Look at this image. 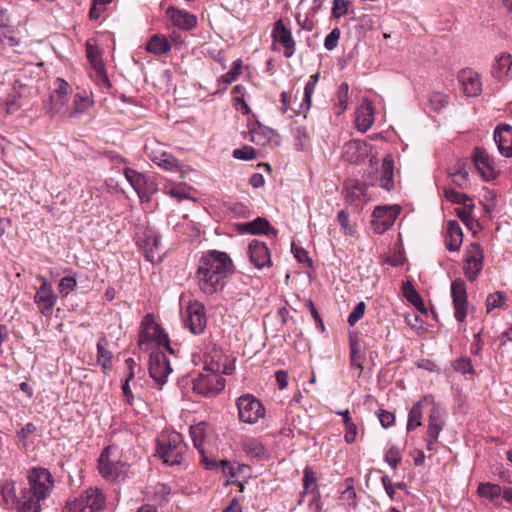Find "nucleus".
Returning <instances> with one entry per match:
<instances>
[{"instance_id": "412c9836", "label": "nucleus", "mask_w": 512, "mask_h": 512, "mask_svg": "<svg viewBox=\"0 0 512 512\" xmlns=\"http://www.w3.org/2000/svg\"><path fill=\"white\" fill-rule=\"evenodd\" d=\"M248 254L251 263L256 268L260 269L271 264L270 253L263 242L258 240L251 241L248 245Z\"/></svg>"}, {"instance_id": "1a4fd4ad", "label": "nucleus", "mask_w": 512, "mask_h": 512, "mask_svg": "<svg viewBox=\"0 0 512 512\" xmlns=\"http://www.w3.org/2000/svg\"><path fill=\"white\" fill-rule=\"evenodd\" d=\"M37 280L40 286L36 289L33 297L39 312L44 316H50L57 302V295L55 294L52 284L43 276H38Z\"/></svg>"}, {"instance_id": "473e14b6", "label": "nucleus", "mask_w": 512, "mask_h": 512, "mask_svg": "<svg viewBox=\"0 0 512 512\" xmlns=\"http://www.w3.org/2000/svg\"><path fill=\"white\" fill-rule=\"evenodd\" d=\"M242 448L250 458L263 459L266 455L264 445L255 438L245 439L242 443Z\"/></svg>"}, {"instance_id": "ea45409f", "label": "nucleus", "mask_w": 512, "mask_h": 512, "mask_svg": "<svg viewBox=\"0 0 512 512\" xmlns=\"http://www.w3.org/2000/svg\"><path fill=\"white\" fill-rule=\"evenodd\" d=\"M348 91L349 85L346 82H343L337 91L336 95V103H335V113L337 115L342 114L348 106Z\"/></svg>"}, {"instance_id": "bb28decb", "label": "nucleus", "mask_w": 512, "mask_h": 512, "mask_svg": "<svg viewBox=\"0 0 512 512\" xmlns=\"http://www.w3.org/2000/svg\"><path fill=\"white\" fill-rule=\"evenodd\" d=\"M313 485H314V487L311 490L312 499L310 501V504L315 503L316 504V512H320L321 511V504L319 501L320 492L318 491L317 486H316V476L310 467H306L304 469V476H303L304 491L301 493V498H303V496L305 494H307L308 490ZM301 503H302V499L299 500V504H301Z\"/></svg>"}, {"instance_id": "3c124183", "label": "nucleus", "mask_w": 512, "mask_h": 512, "mask_svg": "<svg viewBox=\"0 0 512 512\" xmlns=\"http://www.w3.org/2000/svg\"><path fill=\"white\" fill-rule=\"evenodd\" d=\"M363 355L361 354L360 347L356 341L350 342V361L351 365L358 368L360 371L363 370Z\"/></svg>"}, {"instance_id": "393cba45", "label": "nucleus", "mask_w": 512, "mask_h": 512, "mask_svg": "<svg viewBox=\"0 0 512 512\" xmlns=\"http://www.w3.org/2000/svg\"><path fill=\"white\" fill-rule=\"evenodd\" d=\"M446 232V248L451 252L458 251L463 241V232L459 223L456 220H449Z\"/></svg>"}, {"instance_id": "09e8293b", "label": "nucleus", "mask_w": 512, "mask_h": 512, "mask_svg": "<svg viewBox=\"0 0 512 512\" xmlns=\"http://www.w3.org/2000/svg\"><path fill=\"white\" fill-rule=\"evenodd\" d=\"M344 424H345V429H346V432H345V435H344V439H345V441L348 444H352L356 440L357 427L353 423L351 417L349 416V411L348 410H345Z\"/></svg>"}, {"instance_id": "f704fd0d", "label": "nucleus", "mask_w": 512, "mask_h": 512, "mask_svg": "<svg viewBox=\"0 0 512 512\" xmlns=\"http://www.w3.org/2000/svg\"><path fill=\"white\" fill-rule=\"evenodd\" d=\"M404 297L419 311L426 312L424 302L410 281L402 285Z\"/></svg>"}, {"instance_id": "9d476101", "label": "nucleus", "mask_w": 512, "mask_h": 512, "mask_svg": "<svg viewBox=\"0 0 512 512\" xmlns=\"http://www.w3.org/2000/svg\"><path fill=\"white\" fill-rule=\"evenodd\" d=\"M124 175L142 202L149 201L151 194L157 191L155 181L151 177H146L132 168H125Z\"/></svg>"}, {"instance_id": "6ab92c4d", "label": "nucleus", "mask_w": 512, "mask_h": 512, "mask_svg": "<svg viewBox=\"0 0 512 512\" xmlns=\"http://www.w3.org/2000/svg\"><path fill=\"white\" fill-rule=\"evenodd\" d=\"M272 36L276 42L280 43L285 48L284 55L287 58H290L294 55L295 41L290 29L284 25L282 19L276 21Z\"/></svg>"}, {"instance_id": "8fccbe9b", "label": "nucleus", "mask_w": 512, "mask_h": 512, "mask_svg": "<svg viewBox=\"0 0 512 512\" xmlns=\"http://www.w3.org/2000/svg\"><path fill=\"white\" fill-rule=\"evenodd\" d=\"M77 287V280L73 276L63 277L58 285L59 293L64 298L67 297Z\"/></svg>"}, {"instance_id": "f8f14e48", "label": "nucleus", "mask_w": 512, "mask_h": 512, "mask_svg": "<svg viewBox=\"0 0 512 512\" xmlns=\"http://www.w3.org/2000/svg\"><path fill=\"white\" fill-rule=\"evenodd\" d=\"M171 372L172 368L170 362L163 352L157 351L151 353L149 374L159 387H162L166 383L167 377Z\"/></svg>"}, {"instance_id": "f3484780", "label": "nucleus", "mask_w": 512, "mask_h": 512, "mask_svg": "<svg viewBox=\"0 0 512 512\" xmlns=\"http://www.w3.org/2000/svg\"><path fill=\"white\" fill-rule=\"evenodd\" d=\"M206 323L207 319L204 305L198 302L191 303L187 307L186 326L189 327L193 334L200 335L204 332Z\"/></svg>"}, {"instance_id": "58836bf2", "label": "nucleus", "mask_w": 512, "mask_h": 512, "mask_svg": "<svg viewBox=\"0 0 512 512\" xmlns=\"http://www.w3.org/2000/svg\"><path fill=\"white\" fill-rule=\"evenodd\" d=\"M449 176L452 179V182L458 186L459 188L465 189L469 185V173L460 165L457 166V168H453L449 172Z\"/></svg>"}, {"instance_id": "c85d7f7f", "label": "nucleus", "mask_w": 512, "mask_h": 512, "mask_svg": "<svg viewBox=\"0 0 512 512\" xmlns=\"http://www.w3.org/2000/svg\"><path fill=\"white\" fill-rule=\"evenodd\" d=\"M108 341L105 337H101L96 345L97 363L101 366L104 373H108L112 368L113 353L106 348Z\"/></svg>"}, {"instance_id": "5701e85b", "label": "nucleus", "mask_w": 512, "mask_h": 512, "mask_svg": "<svg viewBox=\"0 0 512 512\" xmlns=\"http://www.w3.org/2000/svg\"><path fill=\"white\" fill-rule=\"evenodd\" d=\"M166 14L174 26L183 30H190L197 25V18L187 11L176 9L172 6L168 7Z\"/></svg>"}, {"instance_id": "338daca9", "label": "nucleus", "mask_w": 512, "mask_h": 512, "mask_svg": "<svg viewBox=\"0 0 512 512\" xmlns=\"http://www.w3.org/2000/svg\"><path fill=\"white\" fill-rule=\"evenodd\" d=\"M453 367L456 371L465 373H473V367L471 364V360L468 358H460L456 360L453 364Z\"/></svg>"}, {"instance_id": "4c0bfd02", "label": "nucleus", "mask_w": 512, "mask_h": 512, "mask_svg": "<svg viewBox=\"0 0 512 512\" xmlns=\"http://www.w3.org/2000/svg\"><path fill=\"white\" fill-rule=\"evenodd\" d=\"M92 103L93 101L85 92L77 93L74 96L73 111L71 112L70 116H75L86 112Z\"/></svg>"}, {"instance_id": "4d7b16f0", "label": "nucleus", "mask_w": 512, "mask_h": 512, "mask_svg": "<svg viewBox=\"0 0 512 512\" xmlns=\"http://www.w3.org/2000/svg\"><path fill=\"white\" fill-rule=\"evenodd\" d=\"M316 85L311 82H307L304 88V97L300 105L301 112L308 111L311 106L312 95L315 91Z\"/></svg>"}, {"instance_id": "20e7f679", "label": "nucleus", "mask_w": 512, "mask_h": 512, "mask_svg": "<svg viewBox=\"0 0 512 512\" xmlns=\"http://www.w3.org/2000/svg\"><path fill=\"white\" fill-rule=\"evenodd\" d=\"M185 450L186 445L178 432L163 434L157 439V455L170 466L182 462Z\"/></svg>"}, {"instance_id": "a211bd4d", "label": "nucleus", "mask_w": 512, "mask_h": 512, "mask_svg": "<svg viewBox=\"0 0 512 512\" xmlns=\"http://www.w3.org/2000/svg\"><path fill=\"white\" fill-rule=\"evenodd\" d=\"M458 81L468 97L478 96L482 91L480 75L472 69H463L458 74Z\"/></svg>"}, {"instance_id": "0e129e2a", "label": "nucleus", "mask_w": 512, "mask_h": 512, "mask_svg": "<svg viewBox=\"0 0 512 512\" xmlns=\"http://www.w3.org/2000/svg\"><path fill=\"white\" fill-rule=\"evenodd\" d=\"M340 37V30L338 28L333 29L324 40V47L327 50H333L337 44Z\"/></svg>"}, {"instance_id": "39448f33", "label": "nucleus", "mask_w": 512, "mask_h": 512, "mask_svg": "<svg viewBox=\"0 0 512 512\" xmlns=\"http://www.w3.org/2000/svg\"><path fill=\"white\" fill-rule=\"evenodd\" d=\"M105 506V497L97 487H90L74 500L66 503L67 512H101Z\"/></svg>"}, {"instance_id": "13d9d810", "label": "nucleus", "mask_w": 512, "mask_h": 512, "mask_svg": "<svg viewBox=\"0 0 512 512\" xmlns=\"http://www.w3.org/2000/svg\"><path fill=\"white\" fill-rule=\"evenodd\" d=\"M429 102L435 111H440L447 105V96L442 92H433L430 95Z\"/></svg>"}, {"instance_id": "cd10ccee", "label": "nucleus", "mask_w": 512, "mask_h": 512, "mask_svg": "<svg viewBox=\"0 0 512 512\" xmlns=\"http://www.w3.org/2000/svg\"><path fill=\"white\" fill-rule=\"evenodd\" d=\"M512 68V57L508 53H501L492 66L491 75L493 78L503 81L509 78Z\"/></svg>"}, {"instance_id": "a18cd8bd", "label": "nucleus", "mask_w": 512, "mask_h": 512, "mask_svg": "<svg viewBox=\"0 0 512 512\" xmlns=\"http://www.w3.org/2000/svg\"><path fill=\"white\" fill-rule=\"evenodd\" d=\"M444 196L448 201L461 204L463 206H466V204L472 202V199L468 195L460 193L452 188L444 189Z\"/></svg>"}, {"instance_id": "c03bdc74", "label": "nucleus", "mask_w": 512, "mask_h": 512, "mask_svg": "<svg viewBox=\"0 0 512 512\" xmlns=\"http://www.w3.org/2000/svg\"><path fill=\"white\" fill-rule=\"evenodd\" d=\"M271 132V129L259 125L258 128L250 130V141L257 145H265L270 140L269 134Z\"/></svg>"}, {"instance_id": "37998d69", "label": "nucleus", "mask_w": 512, "mask_h": 512, "mask_svg": "<svg viewBox=\"0 0 512 512\" xmlns=\"http://www.w3.org/2000/svg\"><path fill=\"white\" fill-rule=\"evenodd\" d=\"M205 429H206V424L204 422H200L196 425H192L189 429L190 436L193 440V444H194L195 448H197L199 451L203 450L202 445H203L204 436H205Z\"/></svg>"}, {"instance_id": "4468645a", "label": "nucleus", "mask_w": 512, "mask_h": 512, "mask_svg": "<svg viewBox=\"0 0 512 512\" xmlns=\"http://www.w3.org/2000/svg\"><path fill=\"white\" fill-rule=\"evenodd\" d=\"M160 239V235L152 229H147L143 235L138 238V246L143 250L146 260L151 263L161 259L159 255L161 247Z\"/></svg>"}, {"instance_id": "b1692460", "label": "nucleus", "mask_w": 512, "mask_h": 512, "mask_svg": "<svg viewBox=\"0 0 512 512\" xmlns=\"http://www.w3.org/2000/svg\"><path fill=\"white\" fill-rule=\"evenodd\" d=\"M434 397L432 395H425L421 400L416 402L409 411L407 430L412 431L422 425L423 408L433 404Z\"/></svg>"}, {"instance_id": "a878e982", "label": "nucleus", "mask_w": 512, "mask_h": 512, "mask_svg": "<svg viewBox=\"0 0 512 512\" xmlns=\"http://www.w3.org/2000/svg\"><path fill=\"white\" fill-rule=\"evenodd\" d=\"M239 231L242 233H251V234H272L276 236L277 231L273 228L268 220L262 217H258L251 222H246L239 225Z\"/></svg>"}, {"instance_id": "6e6d98bb", "label": "nucleus", "mask_w": 512, "mask_h": 512, "mask_svg": "<svg viewBox=\"0 0 512 512\" xmlns=\"http://www.w3.org/2000/svg\"><path fill=\"white\" fill-rule=\"evenodd\" d=\"M350 6V0H333L332 16L336 19L346 15Z\"/></svg>"}, {"instance_id": "79ce46f5", "label": "nucleus", "mask_w": 512, "mask_h": 512, "mask_svg": "<svg viewBox=\"0 0 512 512\" xmlns=\"http://www.w3.org/2000/svg\"><path fill=\"white\" fill-rule=\"evenodd\" d=\"M483 249L478 243H471L465 251L464 265L471 264L472 262L483 261Z\"/></svg>"}, {"instance_id": "dca6fc26", "label": "nucleus", "mask_w": 512, "mask_h": 512, "mask_svg": "<svg viewBox=\"0 0 512 512\" xmlns=\"http://www.w3.org/2000/svg\"><path fill=\"white\" fill-rule=\"evenodd\" d=\"M472 160L475 168L485 180L490 181L496 178L497 171L494 167V161L485 149L476 147L473 151Z\"/></svg>"}, {"instance_id": "aec40b11", "label": "nucleus", "mask_w": 512, "mask_h": 512, "mask_svg": "<svg viewBox=\"0 0 512 512\" xmlns=\"http://www.w3.org/2000/svg\"><path fill=\"white\" fill-rule=\"evenodd\" d=\"M494 141L502 156L512 157V126L508 124L498 125L494 130Z\"/></svg>"}, {"instance_id": "603ef678", "label": "nucleus", "mask_w": 512, "mask_h": 512, "mask_svg": "<svg viewBox=\"0 0 512 512\" xmlns=\"http://www.w3.org/2000/svg\"><path fill=\"white\" fill-rule=\"evenodd\" d=\"M483 268V261L463 265L464 274L471 282L476 281Z\"/></svg>"}, {"instance_id": "5fc2aeb1", "label": "nucleus", "mask_w": 512, "mask_h": 512, "mask_svg": "<svg viewBox=\"0 0 512 512\" xmlns=\"http://www.w3.org/2000/svg\"><path fill=\"white\" fill-rule=\"evenodd\" d=\"M156 341L159 346L164 347L169 353L174 354V349L170 345V339L168 334L165 333L162 327L159 325L155 326Z\"/></svg>"}, {"instance_id": "6e6552de", "label": "nucleus", "mask_w": 512, "mask_h": 512, "mask_svg": "<svg viewBox=\"0 0 512 512\" xmlns=\"http://www.w3.org/2000/svg\"><path fill=\"white\" fill-rule=\"evenodd\" d=\"M238 415L241 421L249 424L256 423L264 417L265 408L253 395H242L237 399Z\"/></svg>"}, {"instance_id": "72a5a7b5", "label": "nucleus", "mask_w": 512, "mask_h": 512, "mask_svg": "<svg viewBox=\"0 0 512 512\" xmlns=\"http://www.w3.org/2000/svg\"><path fill=\"white\" fill-rule=\"evenodd\" d=\"M442 428L443 422L441 419L440 412L437 408L433 407L429 414L427 438H430L431 440H438Z\"/></svg>"}, {"instance_id": "a19ab883", "label": "nucleus", "mask_w": 512, "mask_h": 512, "mask_svg": "<svg viewBox=\"0 0 512 512\" xmlns=\"http://www.w3.org/2000/svg\"><path fill=\"white\" fill-rule=\"evenodd\" d=\"M501 487L498 484L482 483L478 486L477 492L481 497L495 500L501 495Z\"/></svg>"}, {"instance_id": "c756f323", "label": "nucleus", "mask_w": 512, "mask_h": 512, "mask_svg": "<svg viewBox=\"0 0 512 512\" xmlns=\"http://www.w3.org/2000/svg\"><path fill=\"white\" fill-rule=\"evenodd\" d=\"M149 157L153 163L165 170L172 171L179 168V161L168 152H151Z\"/></svg>"}, {"instance_id": "0eeeda50", "label": "nucleus", "mask_w": 512, "mask_h": 512, "mask_svg": "<svg viewBox=\"0 0 512 512\" xmlns=\"http://www.w3.org/2000/svg\"><path fill=\"white\" fill-rule=\"evenodd\" d=\"M71 93V86L62 78H57L53 82V88L48 100L44 103L46 113L53 117L66 111Z\"/></svg>"}, {"instance_id": "423d86ee", "label": "nucleus", "mask_w": 512, "mask_h": 512, "mask_svg": "<svg viewBox=\"0 0 512 512\" xmlns=\"http://www.w3.org/2000/svg\"><path fill=\"white\" fill-rule=\"evenodd\" d=\"M98 470L107 481H116L126 473L127 465L119 459L117 448L108 446L99 457Z\"/></svg>"}, {"instance_id": "864d4df0", "label": "nucleus", "mask_w": 512, "mask_h": 512, "mask_svg": "<svg viewBox=\"0 0 512 512\" xmlns=\"http://www.w3.org/2000/svg\"><path fill=\"white\" fill-rule=\"evenodd\" d=\"M202 455V463L205 465V467L209 470H213V469H216L218 468V466L220 465L221 466V469L224 473H226L227 469L230 470L231 467H230V463L226 460H221L219 463L214 460V459H211V458H208L205 453H204V450H200L199 451Z\"/></svg>"}, {"instance_id": "2f4dec72", "label": "nucleus", "mask_w": 512, "mask_h": 512, "mask_svg": "<svg viewBox=\"0 0 512 512\" xmlns=\"http://www.w3.org/2000/svg\"><path fill=\"white\" fill-rule=\"evenodd\" d=\"M170 49L169 41L162 35H153L146 45V50L154 55H163Z\"/></svg>"}, {"instance_id": "4be33fe9", "label": "nucleus", "mask_w": 512, "mask_h": 512, "mask_svg": "<svg viewBox=\"0 0 512 512\" xmlns=\"http://www.w3.org/2000/svg\"><path fill=\"white\" fill-rule=\"evenodd\" d=\"M374 123V107L370 100L365 99L355 113V125L358 131L366 132Z\"/></svg>"}, {"instance_id": "49530a36", "label": "nucleus", "mask_w": 512, "mask_h": 512, "mask_svg": "<svg viewBox=\"0 0 512 512\" xmlns=\"http://www.w3.org/2000/svg\"><path fill=\"white\" fill-rule=\"evenodd\" d=\"M241 71L242 61L240 59H237L233 62L232 68L227 73L221 76L220 81L225 85H228L238 78V76L241 74Z\"/></svg>"}, {"instance_id": "f03ea898", "label": "nucleus", "mask_w": 512, "mask_h": 512, "mask_svg": "<svg viewBox=\"0 0 512 512\" xmlns=\"http://www.w3.org/2000/svg\"><path fill=\"white\" fill-rule=\"evenodd\" d=\"M28 485L20 498L19 512H40V502L44 500L53 487L51 473L42 467H34L28 472Z\"/></svg>"}, {"instance_id": "69168bd1", "label": "nucleus", "mask_w": 512, "mask_h": 512, "mask_svg": "<svg viewBox=\"0 0 512 512\" xmlns=\"http://www.w3.org/2000/svg\"><path fill=\"white\" fill-rule=\"evenodd\" d=\"M337 220L346 233L352 235L355 232L354 228L349 224V213L347 211H339Z\"/></svg>"}, {"instance_id": "9b49d317", "label": "nucleus", "mask_w": 512, "mask_h": 512, "mask_svg": "<svg viewBox=\"0 0 512 512\" xmlns=\"http://www.w3.org/2000/svg\"><path fill=\"white\" fill-rule=\"evenodd\" d=\"M400 213L398 206H378L372 214V227L377 234L386 232L395 222Z\"/></svg>"}, {"instance_id": "680f3d73", "label": "nucleus", "mask_w": 512, "mask_h": 512, "mask_svg": "<svg viewBox=\"0 0 512 512\" xmlns=\"http://www.w3.org/2000/svg\"><path fill=\"white\" fill-rule=\"evenodd\" d=\"M256 156L255 149L250 146H244L233 151V157L240 160H252Z\"/></svg>"}, {"instance_id": "7ed1b4c3", "label": "nucleus", "mask_w": 512, "mask_h": 512, "mask_svg": "<svg viewBox=\"0 0 512 512\" xmlns=\"http://www.w3.org/2000/svg\"><path fill=\"white\" fill-rule=\"evenodd\" d=\"M205 368L211 374H200L193 380V391L205 397H211L219 394L225 387V379L221 373H226L222 365L216 361L205 362Z\"/></svg>"}, {"instance_id": "e2e57ef3", "label": "nucleus", "mask_w": 512, "mask_h": 512, "mask_svg": "<svg viewBox=\"0 0 512 512\" xmlns=\"http://www.w3.org/2000/svg\"><path fill=\"white\" fill-rule=\"evenodd\" d=\"M291 249L295 258L300 263H306L309 267L312 266V260L305 249H303L302 247H297L295 244H292Z\"/></svg>"}, {"instance_id": "e433bc0d", "label": "nucleus", "mask_w": 512, "mask_h": 512, "mask_svg": "<svg viewBox=\"0 0 512 512\" xmlns=\"http://www.w3.org/2000/svg\"><path fill=\"white\" fill-rule=\"evenodd\" d=\"M343 157L350 163H357L363 157L360 141L347 142L343 147Z\"/></svg>"}, {"instance_id": "2eb2a0df", "label": "nucleus", "mask_w": 512, "mask_h": 512, "mask_svg": "<svg viewBox=\"0 0 512 512\" xmlns=\"http://www.w3.org/2000/svg\"><path fill=\"white\" fill-rule=\"evenodd\" d=\"M451 296L455 310V318L459 322H463L467 316V292L465 282L458 278L451 284Z\"/></svg>"}, {"instance_id": "774afa93", "label": "nucleus", "mask_w": 512, "mask_h": 512, "mask_svg": "<svg viewBox=\"0 0 512 512\" xmlns=\"http://www.w3.org/2000/svg\"><path fill=\"white\" fill-rule=\"evenodd\" d=\"M377 416L383 428H389L394 424L395 416L389 411L380 409Z\"/></svg>"}, {"instance_id": "052dcab7", "label": "nucleus", "mask_w": 512, "mask_h": 512, "mask_svg": "<svg viewBox=\"0 0 512 512\" xmlns=\"http://www.w3.org/2000/svg\"><path fill=\"white\" fill-rule=\"evenodd\" d=\"M366 305L363 301L357 303L353 308V311L348 316V324L354 326L364 315Z\"/></svg>"}, {"instance_id": "c9c22d12", "label": "nucleus", "mask_w": 512, "mask_h": 512, "mask_svg": "<svg viewBox=\"0 0 512 512\" xmlns=\"http://www.w3.org/2000/svg\"><path fill=\"white\" fill-rule=\"evenodd\" d=\"M0 494L2 496L3 504L6 507H12L17 503L20 505V500H17L16 497L15 484L13 481H3L0 486Z\"/></svg>"}, {"instance_id": "7c9ffc66", "label": "nucleus", "mask_w": 512, "mask_h": 512, "mask_svg": "<svg viewBox=\"0 0 512 512\" xmlns=\"http://www.w3.org/2000/svg\"><path fill=\"white\" fill-rule=\"evenodd\" d=\"M87 58L91 66L95 70L96 74L99 76V78L105 83H109L104 65L101 60L100 53L95 47H93L89 43H87Z\"/></svg>"}, {"instance_id": "ddd939ff", "label": "nucleus", "mask_w": 512, "mask_h": 512, "mask_svg": "<svg viewBox=\"0 0 512 512\" xmlns=\"http://www.w3.org/2000/svg\"><path fill=\"white\" fill-rule=\"evenodd\" d=\"M394 163L393 159L390 156L384 158L381 168L377 171L376 175H367L365 177V184L368 186H374L379 181L380 186L387 190L391 191L394 189Z\"/></svg>"}, {"instance_id": "bf43d9fd", "label": "nucleus", "mask_w": 512, "mask_h": 512, "mask_svg": "<svg viewBox=\"0 0 512 512\" xmlns=\"http://www.w3.org/2000/svg\"><path fill=\"white\" fill-rule=\"evenodd\" d=\"M385 461L390 465L391 468L395 469L401 462V455L399 449L393 445L385 454Z\"/></svg>"}, {"instance_id": "f257e3e1", "label": "nucleus", "mask_w": 512, "mask_h": 512, "mask_svg": "<svg viewBox=\"0 0 512 512\" xmlns=\"http://www.w3.org/2000/svg\"><path fill=\"white\" fill-rule=\"evenodd\" d=\"M233 263L225 252L217 250L204 254L196 272L200 290L206 295H212L225 286V279L232 274Z\"/></svg>"}, {"instance_id": "de8ad7c7", "label": "nucleus", "mask_w": 512, "mask_h": 512, "mask_svg": "<svg viewBox=\"0 0 512 512\" xmlns=\"http://www.w3.org/2000/svg\"><path fill=\"white\" fill-rule=\"evenodd\" d=\"M506 300L507 298L501 291H496L492 294H489L486 299L487 312H490L495 308L502 307L506 303Z\"/></svg>"}]
</instances>
